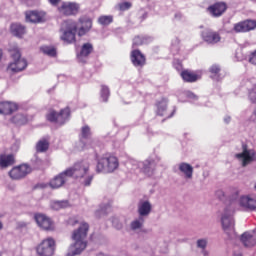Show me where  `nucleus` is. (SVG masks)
<instances>
[{"mask_svg":"<svg viewBox=\"0 0 256 256\" xmlns=\"http://www.w3.org/2000/svg\"><path fill=\"white\" fill-rule=\"evenodd\" d=\"M3 229V223L0 222V230Z\"/></svg>","mask_w":256,"mask_h":256,"instance_id":"603ef678","label":"nucleus"},{"mask_svg":"<svg viewBox=\"0 0 256 256\" xmlns=\"http://www.w3.org/2000/svg\"><path fill=\"white\" fill-rule=\"evenodd\" d=\"M100 213H102L103 215H105V210H104V209L100 210Z\"/></svg>","mask_w":256,"mask_h":256,"instance_id":"8fccbe9b","label":"nucleus"},{"mask_svg":"<svg viewBox=\"0 0 256 256\" xmlns=\"http://www.w3.org/2000/svg\"><path fill=\"white\" fill-rule=\"evenodd\" d=\"M27 121V118H25L22 114H17L12 118V123H16V125H23Z\"/></svg>","mask_w":256,"mask_h":256,"instance_id":"4c0bfd02","label":"nucleus"},{"mask_svg":"<svg viewBox=\"0 0 256 256\" xmlns=\"http://www.w3.org/2000/svg\"><path fill=\"white\" fill-rule=\"evenodd\" d=\"M67 179H69V175L64 171L50 181V187L52 189H59V187H63L67 183Z\"/></svg>","mask_w":256,"mask_h":256,"instance_id":"a211bd4d","label":"nucleus"},{"mask_svg":"<svg viewBox=\"0 0 256 256\" xmlns=\"http://www.w3.org/2000/svg\"><path fill=\"white\" fill-rule=\"evenodd\" d=\"M243 152L236 154V159L242 162L243 167H247L249 163H253L256 159L254 150L247 149V145L243 144Z\"/></svg>","mask_w":256,"mask_h":256,"instance_id":"9d476101","label":"nucleus"},{"mask_svg":"<svg viewBox=\"0 0 256 256\" xmlns=\"http://www.w3.org/2000/svg\"><path fill=\"white\" fill-rule=\"evenodd\" d=\"M40 51L44 53V55H48V57H55V55H57V50L52 46H42Z\"/></svg>","mask_w":256,"mask_h":256,"instance_id":"72a5a7b5","label":"nucleus"},{"mask_svg":"<svg viewBox=\"0 0 256 256\" xmlns=\"http://www.w3.org/2000/svg\"><path fill=\"white\" fill-rule=\"evenodd\" d=\"M145 173H147V175H153V172H149V170L147 168L144 169Z\"/></svg>","mask_w":256,"mask_h":256,"instance_id":"de8ad7c7","label":"nucleus"},{"mask_svg":"<svg viewBox=\"0 0 256 256\" xmlns=\"http://www.w3.org/2000/svg\"><path fill=\"white\" fill-rule=\"evenodd\" d=\"M98 23H100V25H110V23H113V16H100Z\"/></svg>","mask_w":256,"mask_h":256,"instance_id":"e433bc0d","label":"nucleus"},{"mask_svg":"<svg viewBox=\"0 0 256 256\" xmlns=\"http://www.w3.org/2000/svg\"><path fill=\"white\" fill-rule=\"evenodd\" d=\"M197 247L199 249L205 250V248L207 247V239H199V240H197Z\"/></svg>","mask_w":256,"mask_h":256,"instance_id":"79ce46f5","label":"nucleus"},{"mask_svg":"<svg viewBox=\"0 0 256 256\" xmlns=\"http://www.w3.org/2000/svg\"><path fill=\"white\" fill-rule=\"evenodd\" d=\"M202 39L210 45H215V43L221 41V35L213 30H204L202 32Z\"/></svg>","mask_w":256,"mask_h":256,"instance_id":"2eb2a0df","label":"nucleus"},{"mask_svg":"<svg viewBox=\"0 0 256 256\" xmlns=\"http://www.w3.org/2000/svg\"><path fill=\"white\" fill-rule=\"evenodd\" d=\"M91 53H93V44L85 43L82 46V49L80 51L78 58L81 59V57H89Z\"/></svg>","mask_w":256,"mask_h":256,"instance_id":"bb28decb","label":"nucleus"},{"mask_svg":"<svg viewBox=\"0 0 256 256\" xmlns=\"http://www.w3.org/2000/svg\"><path fill=\"white\" fill-rule=\"evenodd\" d=\"M26 21L30 23H41L43 21V14L37 11L26 12Z\"/></svg>","mask_w":256,"mask_h":256,"instance_id":"5701e85b","label":"nucleus"},{"mask_svg":"<svg viewBox=\"0 0 256 256\" xmlns=\"http://www.w3.org/2000/svg\"><path fill=\"white\" fill-rule=\"evenodd\" d=\"M224 121H225V123H229V122L231 121V117H226V118L224 119Z\"/></svg>","mask_w":256,"mask_h":256,"instance_id":"09e8293b","label":"nucleus"},{"mask_svg":"<svg viewBox=\"0 0 256 256\" xmlns=\"http://www.w3.org/2000/svg\"><path fill=\"white\" fill-rule=\"evenodd\" d=\"M96 216L99 217V212H96Z\"/></svg>","mask_w":256,"mask_h":256,"instance_id":"6e6d98bb","label":"nucleus"},{"mask_svg":"<svg viewBox=\"0 0 256 256\" xmlns=\"http://www.w3.org/2000/svg\"><path fill=\"white\" fill-rule=\"evenodd\" d=\"M190 97H195V94H190Z\"/></svg>","mask_w":256,"mask_h":256,"instance_id":"5fc2aeb1","label":"nucleus"},{"mask_svg":"<svg viewBox=\"0 0 256 256\" xmlns=\"http://www.w3.org/2000/svg\"><path fill=\"white\" fill-rule=\"evenodd\" d=\"M138 213L140 217H147L151 213V203L149 201H140L138 204Z\"/></svg>","mask_w":256,"mask_h":256,"instance_id":"4be33fe9","label":"nucleus"},{"mask_svg":"<svg viewBox=\"0 0 256 256\" xmlns=\"http://www.w3.org/2000/svg\"><path fill=\"white\" fill-rule=\"evenodd\" d=\"M209 71L211 73L212 79H215L216 81H219V79H221V67L219 65H212Z\"/></svg>","mask_w":256,"mask_h":256,"instance_id":"c756f323","label":"nucleus"},{"mask_svg":"<svg viewBox=\"0 0 256 256\" xmlns=\"http://www.w3.org/2000/svg\"><path fill=\"white\" fill-rule=\"evenodd\" d=\"M181 77L187 83H195V81H198L199 79V75L189 70L182 71Z\"/></svg>","mask_w":256,"mask_h":256,"instance_id":"393cba45","label":"nucleus"},{"mask_svg":"<svg viewBox=\"0 0 256 256\" xmlns=\"http://www.w3.org/2000/svg\"><path fill=\"white\" fill-rule=\"evenodd\" d=\"M18 105L13 102H0V113L3 115H11L13 111H17Z\"/></svg>","mask_w":256,"mask_h":256,"instance_id":"aec40b11","label":"nucleus"},{"mask_svg":"<svg viewBox=\"0 0 256 256\" xmlns=\"http://www.w3.org/2000/svg\"><path fill=\"white\" fill-rule=\"evenodd\" d=\"M51 5L57 6L61 0H48Z\"/></svg>","mask_w":256,"mask_h":256,"instance_id":"c03bdc74","label":"nucleus"},{"mask_svg":"<svg viewBox=\"0 0 256 256\" xmlns=\"http://www.w3.org/2000/svg\"><path fill=\"white\" fill-rule=\"evenodd\" d=\"M80 23H82V27L78 30L79 37H83L90 29L93 27V22L91 19H80Z\"/></svg>","mask_w":256,"mask_h":256,"instance_id":"b1692460","label":"nucleus"},{"mask_svg":"<svg viewBox=\"0 0 256 256\" xmlns=\"http://www.w3.org/2000/svg\"><path fill=\"white\" fill-rule=\"evenodd\" d=\"M131 61L135 67H143L146 62L145 55L139 50H134L131 53Z\"/></svg>","mask_w":256,"mask_h":256,"instance_id":"6ab92c4d","label":"nucleus"},{"mask_svg":"<svg viewBox=\"0 0 256 256\" xmlns=\"http://www.w3.org/2000/svg\"><path fill=\"white\" fill-rule=\"evenodd\" d=\"M89 167V162L81 161L66 169L65 173L68 175V177L78 179L79 182L85 187H89L93 181V174L89 173Z\"/></svg>","mask_w":256,"mask_h":256,"instance_id":"f03ea898","label":"nucleus"},{"mask_svg":"<svg viewBox=\"0 0 256 256\" xmlns=\"http://www.w3.org/2000/svg\"><path fill=\"white\" fill-rule=\"evenodd\" d=\"M69 115H71V110H69V108L61 110L60 113L55 112V110H50L46 115V119L47 121H50V123L63 125L65 124V121L69 119Z\"/></svg>","mask_w":256,"mask_h":256,"instance_id":"423d86ee","label":"nucleus"},{"mask_svg":"<svg viewBox=\"0 0 256 256\" xmlns=\"http://www.w3.org/2000/svg\"><path fill=\"white\" fill-rule=\"evenodd\" d=\"M235 211H237V202L232 201L225 207L221 216L222 229L231 239L235 235V220H233Z\"/></svg>","mask_w":256,"mask_h":256,"instance_id":"7ed1b4c3","label":"nucleus"},{"mask_svg":"<svg viewBox=\"0 0 256 256\" xmlns=\"http://www.w3.org/2000/svg\"><path fill=\"white\" fill-rule=\"evenodd\" d=\"M62 27H65V31L63 32V35L61 36L62 41L65 43H75V33H77V23L68 20L65 21L62 25Z\"/></svg>","mask_w":256,"mask_h":256,"instance_id":"6e6552de","label":"nucleus"},{"mask_svg":"<svg viewBox=\"0 0 256 256\" xmlns=\"http://www.w3.org/2000/svg\"><path fill=\"white\" fill-rule=\"evenodd\" d=\"M203 254H204L205 256H207V251H203Z\"/></svg>","mask_w":256,"mask_h":256,"instance_id":"864d4df0","label":"nucleus"},{"mask_svg":"<svg viewBox=\"0 0 256 256\" xmlns=\"http://www.w3.org/2000/svg\"><path fill=\"white\" fill-rule=\"evenodd\" d=\"M35 221L45 231H52L54 229L53 221L44 214H36Z\"/></svg>","mask_w":256,"mask_h":256,"instance_id":"4468645a","label":"nucleus"},{"mask_svg":"<svg viewBox=\"0 0 256 256\" xmlns=\"http://www.w3.org/2000/svg\"><path fill=\"white\" fill-rule=\"evenodd\" d=\"M39 256H53L55 254V240L53 238L44 239L36 248Z\"/></svg>","mask_w":256,"mask_h":256,"instance_id":"0eeeda50","label":"nucleus"},{"mask_svg":"<svg viewBox=\"0 0 256 256\" xmlns=\"http://www.w3.org/2000/svg\"><path fill=\"white\" fill-rule=\"evenodd\" d=\"M49 149V141L42 139L36 144L37 153H45Z\"/></svg>","mask_w":256,"mask_h":256,"instance_id":"473e14b6","label":"nucleus"},{"mask_svg":"<svg viewBox=\"0 0 256 256\" xmlns=\"http://www.w3.org/2000/svg\"><path fill=\"white\" fill-rule=\"evenodd\" d=\"M175 19H181V13H176L175 14Z\"/></svg>","mask_w":256,"mask_h":256,"instance_id":"49530a36","label":"nucleus"},{"mask_svg":"<svg viewBox=\"0 0 256 256\" xmlns=\"http://www.w3.org/2000/svg\"><path fill=\"white\" fill-rule=\"evenodd\" d=\"M29 173H31V167L27 166V164H23L18 167H14L9 172V176L11 179H23V177H27Z\"/></svg>","mask_w":256,"mask_h":256,"instance_id":"f8f14e48","label":"nucleus"},{"mask_svg":"<svg viewBox=\"0 0 256 256\" xmlns=\"http://www.w3.org/2000/svg\"><path fill=\"white\" fill-rule=\"evenodd\" d=\"M151 37L149 36H136L133 39V47H139V45H145L146 43H150Z\"/></svg>","mask_w":256,"mask_h":256,"instance_id":"c85d7f7f","label":"nucleus"},{"mask_svg":"<svg viewBox=\"0 0 256 256\" xmlns=\"http://www.w3.org/2000/svg\"><path fill=\"white\" fill-rule=\"evenodd\" d=\"M143 223H145V219L140 216L138 219L131 222L130 227L133 231H137V229H141L143 227Z\"/></svg>","mask_w":256,"mask_h":256,"instance_id":"f704fd0d","label":"nucleus"},{"mask_svg":"<svg viewBox=\"0 0 256 256\" xmlns=\"http://www.w3.org/2000/svg\"><path fill=\"white\" fill-rule=\"evenodd\" d=\"M165 109H167V100H162V102L158 104V115H161V116L165 115L163 113Z\"/></svg>","mask_w":256,"mask_h":256,"instance_id":"58836bf2","label":"nucleus"},{"mask_svg":"<svg viewBox=\"0 0 256 256\" xmlns=\"http://www.w3.org/2000/svg\"><path fill=\"white\" fill-rule=\"evenodd\" d=\"M216 195L219 199H223V197H225V193L222 190L217 191Z\"/></svg>","mask_w":256,"mask_h":256,"instance_id":"37998d69","label":"nucleus"},{"mask_svg":"<svg viewBox=\"0 0 256 256\" xmlns=\"http://www.w3.org/2000/svg\"><path fill=\"white\" fill-rule=\"evenodd\" d=\"M13 61L8 65V73H21L27 68V60L21 58V52L19 50L14 51L11 54Z\"/></svg>","mask_w":256,"mask_h":256,"instance_id":"39448f33","label":"nucleus"},{"mask_svg":"<svg viewBox=\"0 0 256 256\" xmlns=\"http://www.w3.org/2000/svg\"><path fill=\"white\" fill-rule=\"evenodd\" d=\"M83 139H91V128L89 126H84L81 129L80 141H83Z\"/></svg>","mask_w":256,"mask_h":256,"instance_id":"c9c22d12","label":"nucleus"},{"mask_svg":"<svg viewBox=\"0 0 256 256\" xmlns=\"http://www.w3.org/2000/svg\"><path fill=\"white\" fill-rule=\"evenodd\" d=\"M178 169L185 176V179H193V166L189 163L182 162L178 164Z\"/></svg>","mask_w":256,"mask_h":256,"instance_id":"412c9836","label":"nucleus"},{"mask_svg":"<svg viewBox=\"0 0 256 256\" xmlns=\"http://www.w3.org/2000/svg\"><path fill=\"white\" fill-rule=\"evenodd\" d=\"M113 225L116 226V229H121V227H123V224L115 225V220L113 221Z\"/></svg>","mask_w":256,"mask_h":256,"instance_id":"a18cd8bd","label":"nucleus"},{"mask_svg":"<svg viewBox=\"0 0 256 256\" xmlns=\"http://www.w3.org/2000/svg\"><path fill=\"white\" fill-rule=\"evenodd\" d=\"M131 7H133V4H131V2H122V3L118 4V9L120 11H127V10L131 9Z\"/></svg>","mask_w":256,"mask_h":256,"instance_id":"ea45409f","label":"nucleus"},{"mask_svg":"<svg viewBox=\"0 0 256 256\" xmlns=\"http://www.w3.org/2000/svg\"><path fill=\"white\" fill-rule=\"evenodd\" d=\"M248 61L251 65H256V49L248 55Z\"/></svg>","mask_w":256,"mask_h":256,"instance_id":"a19ab883","label":"nucleus"},{"mask_svg":"<svg viewBox=\"0 0 256 256\" xmlns=\"http://www.w3.org/2000/svg\"><path fill=\"white\" fill-rule=\"evenodd\" d=\"M3 57V51L0 50V59Z\"/></svg>","mask_w":256,"mask_h":256,"instance_id":"3c124183","label":"nucleus"},{"mask_svg":"<svg viewBox=\"0 0 256 256\" xmlns=\"http://www.w3.org/2000/svg\"><path fill=\"white\" fill-rule=\"evenodd\" d=\"M251 1H253V3H256V0H251Z\"/></svg>","mask_w":256,"mask_h":256,"instance_id":"4d7b16f0","label":"nucleus"},{"mask_svg":"<svg viewBox=\"0 0 256 256\" xmlns=\"http://www.w3.org/2000/svg\"><path fill=\"white\" fill-rule=\"evenodd\" d=\"M10 29L11 33H13L16 37L25 35V26L21 24H12Z\"/></svg>","mask_w":256,"mask_h":256,"instance_id":"cd10ccee","label":"nucleus"},{"mask_svg":"<svg viewBox=\"0 0 256 256\" xmlns=\"http://www.w3.org/2000/svg\"><path fill=\"white\" fill-rule=\"evenodd\" d=\"M119 169V159L112 154H104L98 158L97 173H113Z\"/></svg>","mask_w":256,"mask_h":256,"instance_id":"20e7f679","label":"nucleus"},{"mask_svg":"<svg viewBox=\"0 0 256 256\" xmlns=\"http://www.w3.org/2000/svg\"><path fill=\"white\" fill-rule=\"evenodd\" d=\"M15 163V158L13 155H0V167L2 169H5V167H10V165H13Z\"/></svg>","mask_w":256,"mask_h":256,"instance_id":"a878e982","label":"nucleus"},{"mask_svg":"<svg viewBox=\"0 0 256 256\" xmlns=\"http://www.w3.org/2000/svg\"><path fill=\"white\" fill-rule=\"evenodd\" d=\"M241 242L245 247H255L256 230H253L252 232H244L241 236Z\"/></svg>","mask_w":256,"mask_h":256,"instance_id":"f3484780","label":"nucleus"},{"mask_svg":"<svg viewBox=\"0 0 256 256\" xmlns=\"http://www.w3.org/2000/svg\"><path fill=\"white\" fill-rule=\"evenodd\" d=\"M208 11L212 17H221L227 11V4L225 2H217L209 6Z\"/></svg>","mask_w":256,"mask_h":256,"instance_id":"dca6fc26","label":"nucleus"},{"mask_svg":"<svg viewBox=\"0 0 256 256\" xmlns=\"http://www.w3.org/2000/svg\"><path fill=\"white\" fill-rule=\"evenodd\" d=\"M87 233H89V224L83 222L77 230L72 233L74 244L68 248L67 256L81 255L87 248Z\"/></svg>","mask_w":256,"mask_h":256,"instance_id":"f257e3e1","label":"nucleus"},{"mask_svg":"<svg viewBox=\"0 0 256 256\" xmlns=\"http://www.w3.org/2000/svg\"><path fill=\"white\" fill-rule=\"evenodd\" d=\"M239 205L247 211H255L256 209V197L251 195H244L239 198Z\"/></svg>","mask_w":256,"mask_h":256,"instance_id":"ddd939ff","label":"nucleus"},{"mask_svg":"<svg viewBox=\"0 0 256 256\" xmlns=\"http://www.w3.org/2000/svg\"><path fill=\"white\" fill-rule=\"evenodd\" d=\"M255 27V20H244L234 24L233 31H235V33H247L249 31H253Z\"/></svg>","mask_w":256,"mask_h":256,"instance_id":"9b49d317","label":"nucleus"},{"mask_svg":"<svg viewBox=\"0 0 256 256\" xmlns=\"http://www.w3.org/2000/svg\"><path fill=\"white\" fill-rule=\"evenodd\" d=\"M81 9V4L77 2H62L58 6V11L61 15L70 17L71 15H77Z\"/></svg>","mask_w":256,"mask_h":256,"instance_id":"1a4fd4ad","label":"nucleus"},{"mask_svg":"<svg viewBox=\"0 0 256 256\" xmlns=\"http://www.w3.org/2000/svg\"><path fill=\"white\" fill-rule=\"evenodd\" d=\"M51 207L52 209H54V211H59L60 209H67V207H69V201H54L51 203Z\"/></svg>","mask_w":256,"mask_h":256,"instance_id":"7c9ffc66","label":"nucleus"},{"mask_svg":"<svg viewBox=\"0 0 256 256\" xmlns=\"http://www.w3.org/2000/svg\"><path fill=\"white\" fill-rule=\"evenodd\" d=\"M110 95H111V91L109 90V86L101 85L100 97L104 103H107V101H109Z\"/></svg>","mask_w":256,"mask_h":256,"instance_id":"2f4dec72","label":"nucleus"}]
</instances>
